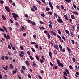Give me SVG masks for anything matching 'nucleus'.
I'll list each match as a JSON object with an SVG mask.
<instances>
[{
  "label": "nucleus",
  "instance_id": "f257e3e1",
  "mask_svg": "<svg viewBox=\"0 0 79 79\" xmlns=\"http://www.w3.org/2000/svg\"><path fill=\"white\" fill-rule=\"evenodd\" d=\"M13 16V18H18V15L16 14H15V13H13L12 14Z\"/></svg>",
  "mask_w": 79,
  "mask_h": 79
},
{
  "label": "nucleus",
  "instance_id": "f03ea898",
  "mask_svg": "<svg viewBox=\"0 0 79 79\" xmlns=\"http://www.w3.org/2000/svg\"><path fill=\"white\" fill-rule=\"evenodd\" d=\"M5 8L6 10L7 11H8V12H10V8H9L7 6H6L5 7Z\"/></svg>",
  "mask_w": 79,
  "mask_h": 79
},
{
  "label": "nucleus",
  "instance_id": "7ed1b4c3",
  "mask_svg": "<svg viewBox=\"0 0 79 79\" xmlns=\"http://www.w3.org/2000/svg\"><path fill=\"white\" fill-rule=\"evenodd\" d=\"M57 21H58V22H59V23H63V21L60 18V19H58Z\"/></svg>",
  "mask_w": 79,
  "mask_h": 79
},
{
  "label": "nucleus",
  "instance_id": "20e7f679",
  "mask_svg": "<svg viewBox=\"0 0 79 79\" xmlns=\"http://www.w3.org/2000/svg\"><path fill=\"white\" fill-rule=\"evenodd\" d=\"M58 65L59 66H60V67H61H61H63V66H64L63 65V64L61 63H60V64Z\"/></svg>",
  "mask_w": 79,
  "mask_h": 79
},
{
  "label": "nucleus",
  "instance_id": "39448f33",
  "mask_svg": "<svg viewBox=\"0 0 79 79\" xmlns=\"http://www.w3.org/2000/svg\"><path fill=\"white\" fill-rule=\"evenodd\" d=\"M10 39V36H9V35H7V36H6V40H8V39Z\"/></svg>",
  "mask_w": 79,
  "mask_h": 79
},
{
  "label": "nucleus",
  "instance_id": "423d86ee",
  "mask_svg": "<svg viewBox=\"0 0 79 79\" xmlns=\"http://www.w3.org/2000/svg\"><path fill=\"white\" fill-rule=\"evenodd\" d=\"M51 33L52 34H53V35H56V34L54 31H51Z\"/></svg>",
  "mask_w": 79,
  "mask_h": 79
},
{
  "label": "nucleus",
  "instance_id": "0eeeda50",
  "mask_svg": "<svg viewBox=\"0 0 79 79\" xmlns=\"http://www.w3.org/2000/svg\"><path fill=\"white\" fill-rule=\"evenodd\" d=\"M25 63L27 64V65H28V66H29V62H28L27 60H26L25 62Z\"/></svg>",
  "mask_w": 79,
  "mask_h": 79
},
{
  "label": "nucleus",
  "instance_id": "6e6552de",
  "mask_svg": "<svg viewBox=\"0 0 79 79\" xmlns=\"http://www.w3.org/2000/svg\"><path fill=\"white\" fill-rule=\"evenodd\" d=\"M3 27L5 30V31H6V32H7V33H8V31H7V29H6V27H5L4 26H3Z\"/></svg>",
  "mask_w": 79,
  "mask_h": 79
},
{
  "label": "nucleus",
  "instance_id": "1a4fd4ad",
  "mask_svg": "<svg viewBox=\"0 0 79 79\" xmlns=\"http://www.w3.org/2000/svg\"><path fill=\"white\" fill-rule=\"evenodd\" d=\"M54 48H56V49L58 50V46L57 45H54Z\"/></svg>",
  "mask_w": 79,
  "mask_h": 79
},
{
  "label": "nucleus",
  "instance_id": "9d476101",
  "mask_svg": "<svg viewBox=\"0 0 79 79\" xmlns=\"http://www.w3.org/2000/svg\"><path fill=\"white\" fill-rule=\"evenodd\" d=\"M57 62L58 63V64L59 65V64H60V60L58 59L57 60Z\"/></svg>",
  "mask_w": 79,
  "mask_h": 79
},
{
  "label": "nucleus",
  "instance_id": "9b49d317",
  "mask_svg": "<svg viewBox=\"0 0 79 79\" xmlns=\"http://www.w3.org/2000/svg\"><path fill=\"white\" fill-rule=\"evenodd\" d=\"M71 18L72 19H75V17H74V16L73 15H72L71 16Z\"/></svg>",
  "mask_w": 79,
  "mask_h": 79
},
{
  "label": "nucleus",
  "instance_id": "f8f14e48",
  "mask_svg": "<svg viewBox=\"0 0 79 79\" xmlns=\"http://www.w3.org/2000/svg\"><path fill=\"white\" fill-rule=\"evenodd\" d=\"M64 17H65V19L66 20H68V16H67V15H64Z\"/></svg>",
  "mask_w": 79,
  "mask_h": 79
},
{
  "label": "nucleus",
  "instance_id": "ddd939ff",
  "mask_svg": "<svg viewBox=\"0 0 79 79\" xmlns=\"http://www.w3.org/2000/svg\"><path fill=\"white\" fill-rule=\"evenodd\" d=\"M2 18L3 19V20H6V18H5V16H4V15H2Z\"/></svg>",
  "mask_w": 79,
  "mask_h": 79
},
{
  "label": "nucleus",
  "instance_id": "4468645a",
  "mask_svg": "<svg viewBox=\"0 0 79 79\" xmlns=\"http://www.w3.org/2000/svg\"><path fill=\"white\" fill-rule=\"evenodd\" d=\"M46 9L47 11H48L50 10V9L48 7H46Z\"/></svg>",
  "mask_w": 79,
  "mask_h": 79
},
{
  "label": "nucleus",
  "instance_id": "2eb2a0df",
  "mask_svg": "<svg viewBox=\"0 0 79 79\" xmlns=\"http://www.w3.org/2000/svg\"><path fill=\"white\" fill-rule=\"evenodd\" d=\"M65 71L68 74H69V71H68V70L67 69H66Z\"/></svg>",
  "mask_w": 79,
  "mask_h": 79
},
{
  "label": "nucleus",
  "instance_id": "dca6fc26",
  "mask_svg": "<svg viewBox=\"0 0 79 79\" xmlns=\"http://www.w3.org/2000/svg\"><path fill=\"white\" fill-rule=\"evenodd\" d=\"M31 48L32 51L33 52H35V49H34L33 48Z\"/></svg>",
  "mask_w": 79,
  "mask_h": 79
},
{
  "label": "nucleus",
  "instance_id": "f3484780",
  "mask_svg": "<svg viewBox=\"0 0 79 79\" xmlns=\"http://www.w3.org/2000/svg\"><path fill=\"white\" fill-rule=\"evenodd\" d=\"M57 31H58V33L59 34H61V31H60V30H57Z\"/></svg>",
  "mask_w": 79,
  "mask_h": 79
},
{
  "label": "nucleus",
  "instance_id": "a211bd4d",
  "mask_svg": "<svg viewBox=\"0 0 79 79\" xmlns=\"http://www.w3.org/2000/svg\"><path fill=\"white\" fill-rule=\"evenodd\" d=\"M67 49L68 51L69 52V53H71V50H70V49H69V48L67 47Z\"/></svg>",
  "mask_w": 79,
  "mask_h": 79
},
{
  "label": "nucleus",
  "instance_id": "6ab92c4d",
  "mask_svg": "<svg viewBox=\"0 0 79 79\" xmlns=\"http://www.w3.org/2000/svg\"><path fill=\"white\" fill-rule=\"evenodd\" d=\"M0 30L1 31H2V32H5V30H4V29L3 28H1L0 29Z\"/></svg>",
  "mask_w": 79,
  "mask_h": 79
},
{
  "label": "nucleus",
  "instance_id": "aec40b11",
  "mask_svg": "<svg viewBox=\"0 0 79 79\" xmlns=\"http://www.w3.org/2000/svg\"><path fill=\"white\" fill-rule=\"evenodd\" d=\"M22 68L23 69V70H26V68H25V66H22Z\"/></svg>",
  "mask_w": 79,
  "mask_h": 79
},
{
  "label": "nucleus",
  "instance_id": "412c9836",
  "mask_svg": "<svg viewBox=\"0 0 79 79\" xmlns=\"http://www.w3.org/2000/svg\"><path fill=\"white\" fill-rule=\"evenodd\" d=\"M29 57L31 60H33V57H32V56H30Z\"/></svg>",
  "mask_w": 79,
  "mask_h": 79
},
{
  "label": "nucleus",
  "instance_id": "4be33fe9",
  "mask_svg": "<svg viewBox=\"0 0 79 79\" xmlns=\"http://www.w3.org/2000/svg\"><path fill=\"white\" fill-rule=\"evenodd\" d=\"M0 2L1 4H2H2H3V3H4V2H3V0L0 1Z\"/></svg>",
  "mask_w": 79,
  "mask_h": 79
},
{
  "label": "nucleus",
  "instance_id": "5701e85b",
  "mask_svg": "<svg viewBox=\"0 0 79 79\" xmlns=\"http://www.w3.org/2000/svg\"><path fill=\"white\" fill-rule=\"evenodd\" d=\"M73 13H74V14H76L77 15H78V13L76 11H74Z\"/></svg>",
  "mask_w": 79,
  "mask_h": 79
},
{
  "label": "nucleus",
  "instance_id": "b1692460",
  "mask_svg": "<svg viewBox=\"0 0 79 79\" xmlns=\"http://www.w3.org/2000/svg\"><path fill=\"white\" fill-rule=\"evenodd\" d=\"M33 66L35 67H36V66H37V64H35V63H33Z\"/></svg>",
  "mask_w": 79,
  "mask_h": 79
},
{
  "label": "nucleus",
  "instance_id": "393cba45",
  "mask_svg": "<svg viewBox=\"0 0 79 79\" xmlns=\"http://www.w3.org/2000/svg\"><path fill=\"white\" fill-rule=\"evenodd\" d=\"M31 24L33 25H35L36 24L35 23V22H31Z\"/></svg>",
  "mask_w": 79,
  "mask_h": 79
},
{
  "label": "nucleus",
  "instance_id": "a878e982",
  "mask_svg": "<svg viewBox=\"0 0 79 79\" xmlns=\"http://www.w3.org/2000/svg\"><path fill=\"white\" fill-rule=\"evenodd\" d=\"M36 58L37 60H39V57L38 56H36Z\"/></svg>",
  "mask_w": 79,
  "mask_h": 79
},
{
  "label": "nucleus",
  "instance_id": "bb28decb",
  "mask_svg": "<svg viewBox=\"0 0 79 79\" xmlns=\"http://www.w3.org/2000/svg\"><path fill=\"white\" fill-rule=\"evenodd\" d=\"M62 38L64 40V41L66 40V38H65V37H64V36H62Z\"/></svg>",
  "mask_w": 79,
  "mask_h": 79
},
{
  "label": "nucleus",
  "instance_id": "cd10ccee",
  "mask_svg": "<svg viewBox=\"0 0 79 79\" xmlns=\"http://www.w3.org/2000/svg\"><path fill=\"white\" fill-rule=\"evenodd\" d=\"M20 48L21 50H24V48L23 47L21 46H20Z\"/></svg>",
  "mask_w": 79,
  "mask_h": 79
},
{
  "label": "nucleus",
  "instance_id": "c85d7f7f",
  "mask_svg": "<svg viewBox=\"0 0 79 79\" xmlns=\"http://www.w3.org/2000/svg\"><path fill=\"white\" fill-rule=\"evenodd\" d=\"M36 1L37 2H38V3H39V4H40V3H41V2H40V1L39 0H36Z\"/></svg>",
  "mask_w": 79,
  "mask_h": 79
},
{
  "label": "nucleus",
  "instance_id": "c756f323",
  "mask_svg": "<svg viewBox=\"0 0 79 79\" xmlns=\"http://www.w3.org/2000/svg\"><path fill=\"white\" fill-rule=\"evenodd\" d=\"M64 74L65 76H67V73H66V72L65 71L64 72Z\"/></svg>",
  "mask_w": 79,
  "mask_h": 79
},
{
  "label": "nucleus",
  "instance_id": "7c9ffc66",
  "mask_svg": "<svg viewBox=\"0 0 79 79\" xmlns=\"http://www.w3.org/2000/svg\"><path fill=\"white\" fill-rule=\"evenodd\" d=\"M61 51L62 52H65V49H61Z\"/></svg>",
  "mask_w": 79,
  "mask_h": 79
},
{
  "label": "nucleus",
  "instance_id": "2f4dec72",
  "mask_svg": "<svg viewBox=\"0 0 79 79\" xmlns=\"http://www.w3.org/2000/svg\"><path fill=\"white\" fill-rule=\"evenodd\" d=\"M65 32L67 34H69V32L67 30H65Z\"/></svg>",
  "mask_w": 79,
  "mask_h": 79
},
{
  "label": "nucleus",
  "instance_id": "473e14b6",
  "mask_svg": "<svg viewBox=\"0 0 79 79\" xmlns=\"http://www.w3.org/2000/svg\"><path fill=\"white\" fill-rule=\"evenodd\" d=\"M10 68H13V66L11 64H10Z\"/></svg>",
  "mask_w": 79,
  "mask_h": 79
},
{
  "label": "nucleus",
  "instance_id": "72a5a7b5",
  "mask_svg": "<svg viewBox=\"0 0 79 79\" xmlns=\"http://www.w3.org/2000/svg\"><path fill=\"white\" fill-rule=\"evenodd\" d=\"M3 68L4 69V70H6V71H7V69L6 68V67H3Z\"/></svg>",
  "mask_w": 79,
  "mask_h": 79
},
{
  "label": "nucleus",
  "instance_id": "f704fd0d",
  "mask_svg": "<svg viewBox=\"0 0 79 79\" xmlns=\"http://www.w3.org/2000/svg\"><path fill=\"white\" fill-rule=\"evenodd\" d=\"M41 16H42V17H44V16H45V14H41Z\"/></svg>",
  "mask_w": 79,
  "mask_h": 79
},
{
  "label": "nucleus",
  "instance_id": "c9c22d12",
  "mask_svg": "<svg viewBox=\"0 0 79 79\" xmlns=\"http://www.w3.org/2000/svg\"><path fill=\"white\" fill-rule=\"evenodd\" d=\"M73 62H76V59L75 58H73Z\"/></svg>",
  "mask_w": 79,
  "mask_h": 79
},
{
  "label": "nucleus",
  "instance_id": "e433bc0d",
  "mask_svg": "<svg viewBox=\"0 0 79 79\" xmlns=\"http://www.w3.org/2000/svg\"><path fill=\"white\" fill-rule=\"evenodd\" d=\"M40 61H41V63H44V61L42 59H40Z\"/></svg>",
  "mask_w": 79,
  "mask_h": 79
},
{
  "label": "nucleus",
  "instance_id": "4c0bfd02",
  "mask_svg": "<svg viewBox=\"0 0 79 79\" xmlns=\"http://www.w3.org/2000/svg\"><path fill=\"white\" fill-rule=\"evenodd\" d=\"M12 73H13V74H16V72L15 71H13Z\"/></svg>",
  "mask_w": 79,
  "mask_h": 79
},
{
  "label": "nucleus",
  "instance_id": "58836bf2",
  "mask_svg": "<svg viewBox=\"0 0 79 79\" xmlns=\"http://www.w3.org/2000/svg\"><path fill=\"white\" fill-rule=\"evenodd\" d=\"M51 9H52V10H53V6H52V5H51L50 6Z\"/></svg>",
  "mask_w": 79,
  "mask_h": 79
},
{
  "label": "nucleus",
  "instance_id": "ea45409f",
  "mask_svg": "<svg viewBox=\"0 0 79 79\" xmlns=\"http://www.w3.org/2000/svg\"><path fill=\"white\" fill-rule=\"evenodd\" d=\"M48 14H50V15H52L53 13H52V12H48Z\"/></svg>",
  "mask_w": 79,
  "mask_h": 79
},
{
  "label": "nucleus",
  "instance_id": "a19ab883",
  "mask_svg": "<svg viewBox=\"0 0 79 79\" xmlns=\"http://www.w3.org/2000/svg\"><path fill=\"white\" fill-rule=\"evenodd\" d=\"M31 10L32 11H35L34 9L33 8H31Z\"/></svg>",
  "mask_w": 79,
  "mask_h": 79
},
{
  "label": "nucleus",
  "instance_id": "79ce46f5",
  "mask_svg": "<svg viewBox=\"0 0 79 79\" xmlns=\"http://www.w3.org/2000/svg\"><path fill=\"white\" fill-rule=\"evenodd\" d=\"M22 29H23V30H25V28H24V26H21Z\"/></svg>",
  "mask_w": 79,
  "mask_h": 79
},
{
  "label": "nucleus",
  "instance_id": "37998d69",
  "mask_svg": "<svg viewBox=\"0 0 79 79\" xmlns=\"http://www.w3.org/2000/svg\"><path fill=\"white\" fill-rule=\"evenodd\" d=\"M33 8H35V10H37V8L36 7H35V6H33Z\"/></svg>",
  "mask_w": 79,
  "mask_h": 79
},
{
  "label": "nucleus",
  "instance_id": "c03bdc74",
  "mask_svg": "<svg viewBox=\"0 0 79 79\" xmlns=\"http://www.w3.org/2000/svg\"><path fill=\"white\" fill-rule=\"evenodd\" d=\"M31 44H36V43H35V42H31Z\"/></svg>",
  "mask_w": 79,
  "mask_h": 79
},
{
  "label": "nucleus",
  "instance_id": "a18cd8bd",
  "mask_svg": "<svg viewBox=\"0 0 79 79\" xmlns=\"http://www.w3.org/2000/svg\"><path fill=\"white\" fill-rule=\"evenodd\" d=\"M59 48L60 49H62V46H61V45H59Z\"/></svg>",
  "mask_w": 79,
  "mask_h": 79
},
{
  "label": "nucleus",
  "instance_id": "49530a36",
  "mask_svg": "<svg viewBox=\"0 0 79 79\" xmlns=\"http://www.w3.org/2000/svg\"><path fill=\"white\" fill-rule=\"evenodd\" d=\"M42 2L43 3H45V0H42Z\"/></svg>",
  "mask_w": 79,
  "mask_h": 79
},
{
  "label": "nucleus",
  "instance_id": "de8ad7c7",
  "mask_svg": "<svg viewBox=\"0 0 79 79\" xmlns=\"http://www.w3.org/2000/svg\"><path fill=\"white\" fill-rule=\"evenodd\" d=\"M35 48H38L39 47V46H38V45L37 44H36L35 45Z\"/></svg>",
  "mask_w": 79,
  "mask_h": 79
},
{
  "label": "nucleus",
  "instance_id": "09e8293b",
  "mask_svg": "<svg viewBox=\"0 0 79 79\" xmlns=\"http://www.w3.org/2000/svg\"><path fill=\"white\" fill-rule=\"evenodd\" d=\"M73 7H74V8H75V9H76V5H75V4H73Z\"/></svg>",
  "mask_w": 79,
  "mask_h": 79
},
{
  "label": "nucleus",
  "instance_id": "8fccbe9b",
  "mask_svg": "<svg viewBox=\"0 0 79 79\" xmlns=\"http://www.w3.org/2000/svg\"><path fill=\"white\" fill-rule=\"evenodd\" d=\"M49 4L50 6V5H52V2H51L49 1Z\"/></svg>",
  "mask_w": 79,
  "mask_h": 79
},
{
  "label": "nucleus",
  "instance_id": "3c124183",
  "mask_svg": "<svg viewBox=\"0 0 79 79\" xmlns=\"http://www.w3.org/2000/svg\"><path fill=\"white\" fill-rule=\"evenodd\" d=\"M61 8L63 10H64V7H63V5L61 6Z\"/></svg>",
  "mask_w": 79,
  "mask_h": 79
},
{
  "label": "nucleus",
  "instance_id": "603ef678",
  "mask_svg": "<svg viewBox=\"0 0 79 79\" xmlns=\"http://www.w3.org/2000/svg\"><path fill=\"white\" fill-rule=\"evenodd\" d=\"M48 35L49 38H50L51 37H50V34H49V33H48Z\"/></svg>",
  "mask_w": 79,
  "mask_h": 79
},
{
  "label": "nucleus",
  "instance_id": "864d4df0",
  "mask_svg": "<svg viewBox=\"0 0 79 79\" xmlns=\"http://www.w3.org/2000/svg\"><path fill=\"white\" fill-rule=\"evenodd\" d=\"M69 68L71 69H73V67H72V66L71 65H70L69 66Z\"/></svg>",
  "mask_w": 79,
  "mask_h": 79
},
{
  "label": "nucleus",
  "instance_id": "5fc2aeb1",
  "mask_svg": "<svg viewBox=\"0 0 79 79\" xmlns=\"http://www.w3.org/2000/svg\"><path fill=\"white\" fill-rule=\"evenodd\" d=\"M71 36H74V34H73V32H71Z\"/></svg>",
  "mask_w": 79,
  "mask_h": 79
},
{
  "label": "nucleus",
  "instance_id": "6e6d98bb",
  "mask_svg": "<svg viewBox=\"0 0 79 79\" xmlns=\"http://www.w3.org/2000/svg\"><path fill=\"white\" fill-rule=\"evenodd\" d=\"M19 55L21 57H23V54H22L20 53Z\"/></svg>",
  "mask_w": 79,
  "mask_h": 79
},
{
  "label": "nucleus",
  "instance_id": "4d7b16f0",
  "mask_svg": "<svg viewBox=\"0 0 79 79\" xmlns=\"http://www.w3.org/2000/svg\"><path fill=\"white\" fill-rule=\"evenodd\" d=\"M23 36H24L25 37L26 36V34L25 33H24L23 34Z\"/></svg>",
  "mask_w": 79,
  "mask_h": 79
},
{
  "label": "nucleus",
  "instance_id": "13d9d810",
  "mask_svg": "<svg viewBox=\"0 0 79 79\" xmlns=\"http://www.w3.org/2000/svg\"><path fill=\"white\" fill-rule=\"evenodd\" d=\"M36 35H33V37L34 38V39H35V38H36Z\"/></svg>",
  "mask_w": 79,
  "mask_h": 79
},
{
  "label": "nucleus",
  "instance_id": "bf43d9fd",
  "mask_svg": "<svg viewBox=\"0 0 79 79\" xmlns=\"http://www.w3.org/2000/svg\"><path fill=\"white\" fill-rule=\"evenodd\" d=\"M71 41L73 44H74V40H72Z\"/></svg>",
  "mask_w": 79,
  "mask_h": 79
},
{
  "label": "nucleus",
  "instance_id": "052dcab7",
  "mask_svg": "<svg viewBox=\"0 0 79 79\" xmlns=\"http://www.w3.org/2000/svg\"><path fill=\"white\" fill-rule=\"evenodd\" d=\"M2 60H4L5 58H4V56H2Z\"/></svg>",
  "mask_w": 79,
  "mask_h": 79
},
{
  "label": "nucleus",
  "instance_id": "680f3d73",
  "mask_svg": "<svg viewBox=\"0 0 79 79\" xmlns=\"http://www.w3.org/2000/svg\"><path fill=\"white\" fill-rule=\"evenodd\" d=\"M25 17H26V18H27V17H28V15L26 14H25Z\"/></svg>",
  "mask_w": 79,
  "mask_h": 79
},
{
  "label": "nucleus",
  "instance_id": "e2e57ef3",
  "mask_svg": "<svg viewBox=\"0 0 79 79\" xmlns=\"http://www.w3.org/2000/svg\"><path fill=\"white\" fill-rule=\"evenodd\" d=\"M17 76H18V77L20 79H21V77L19 75H17Z\"/></svg>",
  "mask_w": 79,
  "mask_h": 79
},
{
  "label": "nucleus",
  "instance_id": "0e129e2a",
  "mask_svg": "<svg viewBox=\"0 0 79 79\" xmlns=\"http://www.w3.org/2000/svg\"><path fill=\"white\" fill-rule=\"evenodd\" d=\"M40 23H41V24H44V22L41 21H40Z\"/></svg>",
  "mask_w": 79,
  "mask_h": 79
},
{
  "label": "nucleus",
  "instance_id": "69168bd1",
  "mask_svg": "<svg viewBox=\"0 0 79 79\" xmlns=\"http://www.w3.org/2000/svg\"><path fill=\"white\" fill-rule=\"evenodd\" d=\"M49 26L50 27H51V28H52V26L51 24H49Z\"/></svg>",
  "mask_w": 79,
  "mask_h": 79
},
{
  "label": "nucleus",
  "instance_id": "338daca9",
  "mask_svg": "<svg viewBox=\"0 0 79 79\" xmlns=\"http://www.w3.org/2000/svg\"><path fill=\"white\" fill-rule=\"evenodd\" d=\"M50 64L51 66H53V64L51 62H50Z\"/></svg>",
  "mask_w": 79,
  "mask_h": 79
},
{
  "label": "nucleus",
  "instance_id": "774afa93",
  "mask_svg": "<svg viewBox=\"0 0 79 79\" xmlns=\"http://www.w3.org/2000/svg\"><path fill=\"white\" fill-rule=\"evenodd\" d=\"M5 58L6 59V60H8L9 58H8V56H6L5 57Z\"/></svg>",
  "mask_w": 79,
  "mask_h": 79
}]
</instances>
